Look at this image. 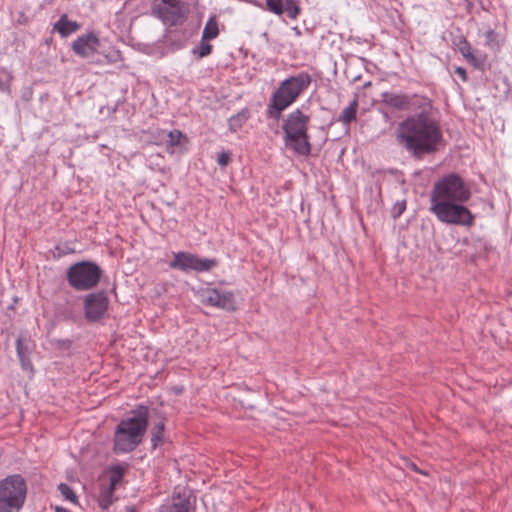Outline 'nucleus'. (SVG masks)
Here are the masks:
<instances>
[{"label": "nucleus", "mask_w": 512, "mask_h": 512, "mask_svg": "<svg viewBox=\"0 0 512 512\" xmlns=\"http://www.w3.org/2000/svg\"><path fill=\"white\" fill-rule=\"evenodd\" d=\"M12 72L6 67H0V91L11 93Z\"/></svg>", "instance_id": "obj_24"}, {"label": "nucleus", "mask_w": 512, "mask_h": 512, "mask_svg": "<svg viewBox=\"0 0 512 512\" xmlns=\"http://www.w3.org/2000/svg\"><path fill=\"white\" fill-rule=\"evenodd\" d=\"M61 37H68L72 33L81 29V24L77 21L69 20L67 14H62L59 20L53 26Z\"/></svg>", "instance_id": "obj_18"}, {"label": "nucleus", "mask_w": 512, "mask_h": 512, "mask_svg": "<svg viewBox=\"0 0 512 512\" xmlns=\"http://www.w3.org/2000/svg\"><path fill=\"white\" fill-rule=\"evenodd\" d=\"M58 491L65 500H68L74 504L78 503V497L75 491L66 483H60L58 485Z\"/></svg>", "instance_id": "obj_28"}, {"label": "nucleus", "mask_w": 512, "mask_h": 512, "mask_svg": "<svg viewBox=\"0 0 512 512\" xmlns=\"http://www.w3.org/2000/svg\"><path fill=\"white\" fill-rule=\"evenodd\" d=\"M266 9L278 16L286 14L292 20L297 19L302 12L298 0H266Z\"/></svg>", "instance_id": "obj_14"}, {"label": "nucleus", "mask_w": 512, "mask_h": 512, "mask_svg": "<svg viewBox=\"0 0 512 512\" xmlns=\"http://www.w3.org/2000/svg\"><path fill=\"white\" fill-rule=\"evenodd\" d=\"M454 72H455L456 75H458L462 79V81H464V82L467 81L468 76H467V71H466L465 68H463V67H456Z\"/></svg>", "instance_id": "obj_34"}, {"label": "nucleus", "mask_w": 512, "mask_h": 512, "mask_svg": "<svg viewBox=\"0 0 512 512\" xmlns=\"http://www.w3.org/2000/svg\"><path fill=\"white\" fill-rule=\"evenodd\" d=\"M371 84H372L371 81H367L366 83L363 84L362 88L366 89V88L370 87Z\"/></svg>", "instance_id": "obj_38"}, {"label": "nucleus", "mask_w": 512, "mask_h": 512, "mask_svg": "<svg viewBox=\"0 0 512 512\" xmlns=\"http://www.w3.org/2000/svg\"><path fill=\"white\" fill-rule=\"evenodd\" d=\"M101 267L93 261L83 260L72 264L66 271V280L76 291H88L95 288L102 276Z\"/></svg>", "instance_id": "obj_7"}, {"label": "nucleus", "mask_w": 512, "mask_h": 512, "mask_svg": "<svg viewBox=\"0 0 512 512\" xmlns=\"http://www.w3.org/2000/svg\"><path fill=\"white\" fill-rule=\"evenodd\" d=\"M406 210V201L396 202L391 210L392 217L394 219L399 218L403 212Z\"/></svg>", "instance_id": "obj_32"}, {"label": "nucleus", "mask_w": 512, "mask_h": 512, "mask_svg": "<svg viewBox=\"0 0 512 512\" xmlns=\"http://www.w3.org/2000/svg\"><path fill=\"white\" fill-rule=\"evenodd\" d=\"M380 112L382 113L384 119L386 122H390L391 121V117L389 115V113L387 111H384V110H380Z\"/></svg>", "instance_id": "obj_36"}, {"label": "nucleus", "mask_w": 512, "mask_h": 512, "mask_svg": "<svg viewBox=\"0 0 512 512\" xmlns=\"http://www.w3.org/2000/svg\"><path fill=\"white\" fill-rule=\"evenodd\" d=\"M132 417L122 419L114 431L113 451L116 454L130 453L143 441L149 425V407L138 405L131 411Z\"/></svg>", "instance_id": "obj_2"}, {"label": "nucleus", "mask_w": 512, "mask_h": 512, "mask_svg": "<svg viewBox=\"0 0 512 512\" xmlns=\"http://www.w3.org/2000/svg\"><path fill=\"white\" fill-rule=\"evenodd\" d=\"M108 308L109 297L103 290L89 293L84 297V317L89 323L101 321L107 314Z\"/></svg>", "instance_id": "obj_11"}, {"label": "nucleus", "mask_w": 512, "mask_h": 512, "mask_svg": "<svg viewBox=\"0 0 512 512\" xmlns=\"http://www.w3.org/2000/svg\"><path fill=\"white\" fill-rule=\"evenodd\" d=\"M411 468H412L414 471H416V472H420V470L417 468V466H416L414 463H412V464H411Z\"/></svg>", "instance_id": "obj_39"}, {"label": "nucleus", "mask_w": 512, "mask_h": 512, "mask_svg": "<svg viewBox=\"0 0 512 512\" xmlns=\"http://www.w3.org/2000/svg\"><path fill=\"white\" fill-rule=\"evenodd\" d=\"M498 33L493 29L485 32V44L491 48L499 47Z\"/></svg>", "instance_id": "obj_30"}, {"label": "nucleus", "mask_w": 512, "mask_h": 512, "mask_svg": "<svg viewBox=\"0 0 512 512\" xmlns=\"http://www.w3.org/2000/svg\"><path fill=\"white\" fill-rule=\"evenodd\" d=\"M396 140L414 159L436 153L443 144V132L433 115V104L419 108L398 123Z\"/></svg>", "instance_id": "obj_1"}, {"label": "nucleus", "mask_w": 512, "mask_h": 512, "mask_svg": "<svg viewBox=\"0 0 512 512\" xmlns=\"http://www.w3.org/2000/svg\"><path fill=\"white\" fill-rule=\"evenodd\" d=\"M358 106V95L355 94L350 104L342 110L341 114L337 118V121L349 126L352 122L356 121L357 119Z\"/></svg>", "instance_id": "obj_19"}, {"label": "nucleus", "mask_w": 512, "mask_h": 512, "mask_svg": "<svg viewBox=\"0 0 512 512\" xmlns=\"http://www.w3.org/2000/svg\"><path fill=\"white\" fill-rule=\"evenodd\" d=\"M310 116L297 108L290 112L282 122V131L286 146L293 149L301 156L311 154V143L309 136Z\"/></svg>", "instance_id": "obj_4"}, {"label": "nucleus", "mask_w": 512, "mask_h": 512, "mask_svg": "<svg viewBox=\"0 0 512 512\" xmlns=\"http://www.w3.org/2000/svg\"><path fill=\"white\" fill-rule=\"evenodd\" d=\"M231 162V152L229 150H223L217 155V163L221 167H226Z\"/></svg>", "instance_id": "obj_31"}, {"label": "nucleus", "mask_w": 512, "mask_h": 512, "mask_svg": "<svg viewBox=\"0 0 512 512\" xmlns=\"http://www.w3.org/2000/svg\"><path fill=\"white\" fill-rule=\"evenodd\" d=\"M27 495V482L21 474L8 475L0 481V512H19Z\"/></svg>", "instance_id": "obj_6"}, {"label": "nucleus", "mask_w": 512, "mask_h": 512, "mask_svg": "<svg viewBox=\"0 0 512 512\" xmlns=\"http://www.w3.org/2000/svg\"><path fill=\"white\" fill-rule=\"evenodd\" d=\"M430 100V98L418 94L409 95L402 92L385 91L381 93L379 103L396 111H417L419 108H429Z\"/></svg>", "instance_id": "obj_10"}, {"label": "nucleus", "mask_w": 512, "mask_h": 512, "mask_svg": "<svg viewBox=\"0 0 512 512\" xmlns=\"http://www.w3.org/2000/svg\"><path fill=\"white\" fill-rule=\"evenodd\" d=\"M126 512H136L135 509L133 507H128L126 509Z\"/></svg>", "instance_id": "obj_40"}, {"label": "nucleus", "mask_w": 512, "mask_h": 512, "mask_svg": "<svg viewBox=\"0 0 512 512\" xmlns=\"http://www.w3.org/2000/svg\"><path fill=\"white\" fill-rule=\"evenodd\" d=\"M250 118V111L248 108H243L237 114L231 116L228 120L229 129L236 132L243 127V125Z\"/></svg>", "instance_id": "obj_22"}, {"label": "nucleus", "mask_w": 512, "mask_h": 512, "mask_svg": "<svg viewBox=\"0 0 512 512\" xmlns=\"http://www.w3.org/2000/svg\"><path fill=\"white\" fill-rule=\"evenodd\" d=\"M55 512H71V511L66 509V508H64V507L56 506L55 507Z\"/></svg>", "instance_id": "obj_37"}, {"label": "nucleus", "mask_w": 512, "mask_h": 512, "mask_svg": "<svg viewBox=\"0 0 512 512\" xmlns=\"http://www.w3.org/2000/svg\"><path fill=\"white\" fill-rule=\"evenodd\" d=\"M219 35L218 21L215 15L209 17L202 32L203 40H213Z\"/></svg>", "instance_id": "obj_23"}, {"label": "nucleus", "mask_w": 512, "mask_h": 512, "mask_svg": "<svg viewBox=\"0 0 512 512\" xmlns=\"http://www.w3.org/2000/svg\"><path fill=\"white\" fill-rule=\"evenodd\" d=\"M165 432V419L157 422L151 429V445L153 449L162 446L166 439L164 436Z\"/></svg>", "instance_id": "obj_21"}, {"label": "nucleus", "mask_w": 512, "mask_h": 512, "mask_svg": "<svg viewBox=\"0 0 512 512\" xmlns=\"http://www.w3.org/2000/svg\"><path fill=\"white\" fill-rule=\"evenodd\" d=\"M100 40L93 32L79 36L72 43V50L81 58H88L97 52Z\"/></svg>", "instance_id": "obj_15"}, {"label": "nucleus", "mask_w": 512, "mask_h": 512, "mask_svg": "<svg viewBox=\"0 0 512 512\" xmlns=\"http://www.w3.org/2000/svg\"><path fill=\"white\" fill-rule=\"evenodd\" d=\"M455 45L458 51L470 65L475 68H480L483 65V62L475 57L472 53L471 44L468 42L465 36H460Z\"/></svg>", "instance_id": "obj_17"}, {"label": "nucleus", "mask_w": 512, "mask_h": 512, "mask_svg": "<svg viewBox=\"0 0 512 512\" xmlns=\"http://www.w3.org/2000/svg\"><path fill=\"white\" fill-rule=\"evenodd\" d=\"M470 197L471 192L464 179L456 173H450L434 183L430 193V205L441 201L467 202Z\"/></svg>", "instance_id": "obj_5"}, {"label": "nucleus", "mask_w": 512, "mask_h": 512, "mask_svg": "<svg viewBox=\"0 0 512 512\" xmlns=\"http://www.w3.org/2000/svg\"><path fill=\"white\" fill-rule=\"evenodd\" d=\"M191 502L190 498L178 493L173 496V502L163 512H190Z\"/></svg>", "instance_id": "obj_20"}, {"label": "nucleus", "mask_w": 512, "mask_h": 512, "mask_svg": "<svg viewBox=\"0 0 512 512\" xmlns=\"http://www.w3.org/2000/svg\"><path fill=\"white\" fill-rule=\"evenodd\" d=\"M465 202H438L430 205V212H432L436 218L449 225H458L471 227L474 224V215L471 211L464 206Z\"/></svg>", "instance_id": "obj_8"}, {"label": "nucleus", "mask_w": 512, "mask_h": 512, "mask_svg": "<svg viewBox=\"0 0 512 512\" xmlns=\"http://www.w3.org/2000/svg\"><path fill=\"white\" fill-rule=\"evenodd\" d=\"M217 265L218 261L216 259H201L189 252L175 253L173 260L169 263L170 268L184 272L189 270H194L196 272L210 271Z\"/></svg>", "instance_id": "obj_12"}, {"label": "nucleus", "mask_w": 512, "mask_h": 512, "mask_svg": "<svg viewBox=\"0 0 512 512\" xmlns=\"http://www.w3.org/2000/svg\"><path fill=\"white\" fill-rule=\"evenodd\" d=\"M110 483L109 487L116 489V485L122 480L125 470L121 465H113L110 468Z\"/></svg>", "instance_id": "obj_27"}, {"label": "nucleus", "mask_w": 512, "mask_h": 512, "mask_svg": "<svg viewBox=\"0 0 512 512\" xmlns=\"http://www.w3.org/2000/svg\"><path fill=\"white\" fill-rule=\"evenodd\" d=\"M201 303L234 312L237 309L235 295L232 291H221L216 288H206L201 292Z\"/></svg>", "instance_id": "obj_13"}, {"label": "nucleus", "mask_w": 512, "mask_h": 512, "mask_svg": "<svg viewBox=\"0 0 512 512\" xmlns=\"http://www.w3.org/2000/svg\"><path fill=\"white\" fill-rule=\"evenodd\" d=\"M21 21H23V18H20V20H18V23H22ZM23 23H26V20Z\"/></svg>", "instance_id": "obj_42"}, {"label": "nucleus", "mask_w": 512, "mask_h": 512, "mask_svg": "<svg viewBox=\"0 0 512 512\" xmlns=\"http://www.w3.org/2000/svg\"><path fill=\"white\" fill-rule=\"evenodd\" d=\"M181 140L185 142L188 141L187 136L183 134L180 130L174 129L168 133V146L175 147L181 144Z\"/></svg>", "instance_id": "obj_29"}, {"label": "nucleus", "mask_w": 512, "mask_h": 512, "mask_svg": "<svg viewBox=\"0 0 512 512\" xmlns=\"http://www.w3.org/2000/svg\"><path fill=\"white\" fill-rule=\"evenodd\" d=\"M35 349V343L28 333H20L16 339V351L21 366L26 369L31 366L30 354Z\"/></svg>", "instance_id": "obj_16"}, {"label": "nucleus", "mask_w": 512, "mask_h": 512, "mask_svg": "<svg viewBox=\"0 0 512 512\" xmlns=\"http://www.w3.org/2000/svg\"><path fill=\"white\" fill-rule=\"evenodd\" d=\"M55 251L57 252V254H54V257H57V258H60L66 254H69V253H73L74 250L69 248L68 246H66L65 249H63L61 246L57 245L55 246Z\"/></svg>", "instance_id": "obj_33"}, {"label": "nucleus", "mask_w": 512, "mask_h": 512, "mask_svg": "<svg viewBox=\"0 0 512 512\" xmlns=\"http://www.w3.org/2000/svg\"><path fill=\"white\" fill-rule=\"evenodd\" d=\"M151 14L169 27L181 26L187 19L186 3L180 0H160L152 4Z\"/></svg>", "instance_id": "obj_9"}, {"label": "nucleus", "mask_w": 512, "mask_h": 512, "mask_svg": "<svg viewBox=\"0 0 512 512\" xmlns=\"http://www.w3.org/2000/svg\"><path fill=\"white\" fill-rule=\"evenodd\" d=\"M21 21H23V18H20V20H18V23H22ZM23 23H26V20Z\"/></svg>", "instance_id": "obj_41"}, {"label": "nucleus", "mask_w": 512, "mask_h": 512, "mask_svg": "<svg viewBox=\"0 0 512 512\" xmlns=\"http://www.w3.org/2000/svg\"><path fill=\"white\" fill-rule=\"evenodd\" d=\"M312 77L307 71H301L281 81L272 93L265 114L268 119L278 121L283 112L290 107L309 88Z\"/></svg>", "instance_id": "obj_3"}, {"label": "nucleus", "mask_w": 512, "mask_h": 512, "mask_svg": "<svg viewBox=\"0 0 512 512\" xmlns=\"http://www.w3.org/2000/svg\"><path fill=\"white\" fill-rule=\"evenodd\" d=\"M208 41L201 38L199 45L193 48L192 54L197 55L198 59L209 56L212 53L213 46Z\"/></svg>", "instance_id": "obj_26"}, {"label": "nucleus", "mask_w": 512, "mask_h": 512, "mask_svg": "<svg viewBox=\"0 0 512 512\" xmlns=\"http://www.w3.org/2000/svg\"><path fill=\"white\" fill-rule=\"evenodd\" d=\"M57 343L62 348H69L72 344V341L69 339H62V340H58Z\"/></svg>", "instance_id": "obj_35"}, {"label": "nucleus", "mask_w": 512, "mask_h": 512, "mask_svg": "<svg viewBox=\"0 0 512 512\" xmlns=\"http://www.w3.org/2000/svg\"><path fill=\"white\" fill-rule=\"evenodd\" d=\"M114 491H115V489L112 487H109V486H107L101 490L99 499H98V503L102 509H104V510L108 509L110 507V505L113 503Z\"/></svg>", "instance_id": "obj_25"}]
</instances>
